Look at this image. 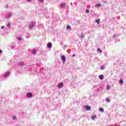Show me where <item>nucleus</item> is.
Masks as SVG:
<instances>
[{
	"instance_id": "1",
	"label": "nucleus",
	"mask_w": 126,
	"mask_h": 126,
	"mask_svg": "<svg viewBox=\"0 0 126 126\" xmlns=\"http://www.w3.org/2000/svg\"><path fill=\"white\" fill-rule=\"evenodd\" d=\"M36 25V23L33 22H30L29 25V29H32V28L35 27Z\"/></svg>"
},
{
	"instance_id": "2",
	"label": "nucleus",
	"mask_w": 126,
	"mask_h": 126,
	"mask_svg": "<svg viewBox=\"0 0 126 126\" xmlns=\"http://www.w3.org/2000/svg\"><path fill=\"white\" fill-rule=\"evenodd\" d=\"M9 75H10V72L9 71H7L4 74L3 77L4 78H6V77H8Z\"/></svg>"
},
{
	"instance_id": "3",
	"label": "nucleus",
	"mask_w": 126,
	"mask_h": 126,
	"mask_svg": "<svg viewBox=\"0 0 126 126\" xmlns=\"http://www.w3.org/2000/svg\"><path fill=\"white\" fill-rule=\"evenodd\" d=\"M61 60H62L63 63H65V62H66V58L65 56H62L61 57Z\"/></svg>"
},
{
	"instance_id": "4",
	"label": "nucleus",
	"mask_w": 126,
	"mask_h": 126,
	"mask_svg": "<svg viewBox=\"0 0 126 126\" xmlns=\"http://www.w3.org/2000/svg\"><path fill=\"white\" fill-rule=\"evenodd\" d=\"M61 8H65V2H62L60 4Z\"/></svg>"
},
{
	"instance_id": "5",
	"label": "nucleus",
	"mask_w": 126,
	"mask_h": 126,
	"mask_svg": "<svg viewBox=\"0 0 126 126\" xmlns=\"http://www.w3.org/2000/svg\"><path fill=\"white\" fill-rule=\"evenodd\" d=\"M11 13H7L6 14V18H10L11 17Z\"/></svg>"
},
{
	"instance_id": "6",
	"label": "nucleus",
	"mask_w": 126,
	"mask_h": 126,
	"mask_svg": "<svg viewBox=\"0 0 126 126\" xmlns=\"http://www.w3.org/2000/svg\"><path fill=\"white\" fill-rule=\"evenodd\" d=\"M52 46H53V45L52 44V43H51V42H49L47 44V47H48V49H51L52 48Z\"/></svg>"
},
{
	"instance_id": "7",
	"label": "nucleus",
	"mask_w": 126,
	"mask_h": 126,
	"mask_svg": "<svg viewBox=\"0 0 126 126\" xmlns=\"http://www.w3.org/2000/svg\"><path fill=\"white\" fill-rule=\"evenodd\" d=\"M27 96L28 98H31V97H32V93H27Z\"/></svg>"
},
{
	"instance_id": "8",
	"label": "nucleus",
	"mask_w": 126,
	"mask_h": 126,
	"mask_svg": "<svg viewBox=\"0 0 126 126\" xmlns=\"http://www.w3.org/2000/svg\"><path fill=\"white\" fill-rule=\"evenodd\" d=\"M63 86V83H60L58 84V88H62Z\"/></svg>"
},
{
	"instance_id": "9",
	"label": "nucleus",
	"mask_w": 126,
	"mask_h": 126,
	"mask_svg": "<svg viewBox=\"0 0 126 126\" xmlns=\"http://www.w3.org/2000/svg\"><path fill=\"white\" fill-rule=\"evenodd\" d=\"M18 65H19V66H23V65H24V63L22 62H19L18 63Z\"/></svg>"
},
{
	"instance_id": "10",
	"label": "nucleus",
	"mask_w": 126,
	"mask_h": 126,
	"mask_svg": "<svg viewBox=\"0 0 126 126\" xmlns=\"http://www.w3.org/2000/svg\"><path fill=\"white\" fill-rule=\"evenodd\" d=\"M85 37V35H84V34L83 33H82L81 36H79V37L80 38V39H83V38H84Z\"/></svg>"
},
{
	"instance_id": "11",
	"label": "nucleus",
	"mask_w": 126,
	"mask_h": 126,
	"mask_svg": "<svg viewBox=\"0 0 126 126\" xmlns=\"http://www.w3.org/2000/svg\"><path fill=\"white\" fill-rule=\"evenodd\" d=\"M6 26H7L9 28L11 27V25H10V22L7 21V23H6Z\"/></svg>"
},
{
	"instance_id": "12",
	"label": "nucleus",
	"mask_w": 126,
	"mask_h": 126,
	"mask_svg": "<svg viewBox=\"0 0 126 126\" xmlns=\"http://www.w3.org/2000/svg\"><path fill=\"white\" fill-rule=\"evenodd\" d=\"M86 110H87V111H89V110L91 109V107L90 106H87L86 107Z\"/></svg>"
},
{
	"instance_id": "13",
	"label": "nucleus",
	"mask_w": 126,
	"mask_h": 126,
	"mask_svg": "<svg viewBox=\"0 0 126 126\" xmlns=\"http://www.w3.org/2000/svg\"><path fill=\"white\" fill-rule=\"evenodd\" d=\"M99 79H101V80L104 79V75H100L99 76Z\"/></svg>"
},
{
	"instance_id": "14",
	"label": "nucleus",
	"mask_w": 126,
	"mask_h": 126,
	"mask_svg": "<svg viewBox=\"0 0 126 126\" xmlns=\"http://www.w3.org/2000/svg\"><path fill=\"white\" fill-rule=\"evenodd\" d=\"M32 54H33V55H36V53H37V51L36 50H33L32 52Z\"/></svg>"
},
{
	"instance_id": "15",
	"label": "nucleus",
	"mask_w": 126,
	"mask_h": 126,
	"mask_svg": "<svg viewBox=\"0 0 126 126\" xmlns=\"http://www.w3.org/2000/svg\"><path fill=\"white\" fill-rule=\"evenodd\" d=\"M106 101L108 103H110V101H111V99H110L109 98H106L105 99Z\"/></svg>"
},
{
	"instance_id": "16",
	"label": "nucleus",
	"mask_w": 126,
	"mask_h": 126,
	"mask_svg": "<svg viewBox=\"0 0 126 126\" xmlns=\"http://www.w3.org/2000/svg\"><path fill=\"white\" fill-rule=\"evenodd\" d=\"M95 22H96V23H97V24H100V19H98L97 20H95Z\"/></svg>"
},
{
	"instance_id": "17",
	"label": "nucleus",
	"mask_w": 126,
	"mask_h": 126,
	"mask_svg": "<svg viewBox=\"0 0 126 126\" xmlns=\"http://www.w3.org/2000/svg\"><path fill=\"white\" fill-rule=\"evenodd\" d=\"M107 90H110L111 89V86L110 85H108L106 87Z\"/></svg>"
},
{
	"instance_id": "18",
	"label": "nucleus",
	"mask_w": 126,
	"mask_h": 126,
	"mask_svg": "<svg viewBox=\"0 0 126 126\" xmlns=\"http://www.w3.org/2000/svg\"><path fill=\"white\" fill-rule=\"evenodd\" d=\"M67 30H71V27H70V26H67Z\"/></svg>"
},
{
	"instance_id": "19",
	"label": "nucleus",
	"mask_w": 126,
	"mask_h": 126,
	"mask_svg": "<svg viewBox=\"0 0 126 126\" xmlns=\"http://www.w3.org/2000/svg\"><path fill=\"white\" fill-rule=\"evenodd\" d=\"M119 83H120V84H123V83H124V80H123V79H120L119 81Z\"/></svg>"
},
{
	"instance_id": "20",
	"label": "nucleus",
	"mask_w": 126,
	"mask_h": 126,
	"mask_svg": "<svg viewBox=\"0 0 126 126\" xmlns=\"http://www.w3.org/2000/svg\"><path fill=\"white\" fill-rule=\"evenodd\" d=\"M100 112H101L102 113L104 112V108H99Z\"/></svg>"
},
{
	"instance_id": "21",
	"label": "nucleus",
	"mask_w": 126,
	"mask_h": 126,
	"mask_svg": "<svg viewBox=\"0 0 126 126\" xmlns=\"http://www.w3.org/2000/svg\"><path fill=\"white\" fill-rule=\"evenodd\" d=\"M17 40H18L19 41H21V37H20V36H17Z\"/></svg>"
},
{
	"instance_id": "22",
	"label": "nucleus",
	"mask_w": 126,
	"mask_h": 126,
	"mask_svg": "<svg viewBox=\"0 0 126 126\" xmlns=\"http://www.w3.org/2000/svg\"><path fill=\"white\" fill-rule=\"evenodd\" d=\"M100 69H101V70L105 69V67H104V66H103V65H101V66H100Z\"/></svg>"
},
{
	"instance_id": "23",
	"label": "nucleus",
	"mask_w": 126,
	"mask_h": 126,
	"mask_svg": "<svg viewBox=\"0 0 126 126\" xmlns=\"http://www.w3.org/2000/svg\"><path fill=\"white\" fill-rule=\"evenodd\" d=\"M95 118H96V115L92 116V120H95Z\"/></svg>"
},
{
	"instance_id": "24",
	"label": "nucleus",
	"mask_w": 126,
	"mask_h": 126,
	"mask_svg": "<svg viewBox=\"0 0 126 126\" xmlns=\"http://www.w3.org/2000/svg\"><path fill=\"white\" fill-rule=\"evenodd\" d=\"M96 6L97 7H100V6H101V4H100V3L96 4Z\"/></svg>"
},
{
	"instance_id": "25",
	"label": "nucleus",
	"mask_w": 126,
	"mask_h": 126,
	"mask_svg": "<svg viewBox=\"0 0 126 126\" xmlns=\"http://www.w3.org/2000/svg\"><path fill=\"white\" fill-rule=\"evenodd\" d=\"M97 51H98V52H99V53H102V50H101L100 49V48H98V49H97Z\"/></svg>"
},
{
	"instance_id": "26",
	"label": "nucleus",
	"mask_w": 126,
	"mask_h": 126,
	"mask_svg": "<svg viewBox=\"0 0 126 126\" xmlns=\"http://www.w3.org/2000/svg\"><path fill=\"white\" fill-rule=\"evenodd\" d=\"M16 119V117H15V116H13V117H12V120H13V121H15V119Z\"/></svg>"
},
{
	"instance_id": "27",
	"label": "nucleus",
	"mask_w": 126,
	"mask_h": 126,
	"mask_svg": "<svg viewBox=\"0 0 126 126\" xmlns=\"http://www.w3.org/2000/svg\"><path fill=\"white\" fill-rule=\"evenodd\" d=\"M86 13H89V9L86 10Z\"/></svg>"
},
{
	"instance_id": "28",
	"label": "nucleus",
	"mask_w": 126,
	"mask_h": 126,
	"mask_svg": "<svg viewBox=\"0 0 126 126\" xmlns=\"http://www.w3.org/2000/svg\"><path fill=\"white\" fill-rule=\"evenodd\" d=\"M26 0L28 2H31V1H32V0Z\"/></svg>"
},
{
	"instance_id": "29",
	"label": "nucleus",
	"mask_w": 126,
	"mask_h": 126,
	"mask_svg": "<svg viewBox=\"0 0 126 126\" xmlns=\"http://www.w3.org/2000/svg\"><path fill=\"white\" fill-rule=\"evenodd\" d=\"M117 37H118V35H116V34H114V36H113V38H116Z\"/></svg>"
},
{
	"instance_id": "30",
	"label": "nucleus",
	"mask_w": 126,
	"mask_h": 126,
	"mask_svg": "<svg viewBox=\"0 0 126 126\" xmlns=\"http://www.w3.org/2000/svg\"><path fill=\"white\" fill-rule=\"evenodd\" d=\"M40 2H43L44 0H38Z\"/></svg>"
},
{
	"instance_id": "31",
	"label": "nucleus",
	"mask_w": 126,
	"mask_h": 126,
	"mask_svg": "<svg viewBox=\"0 0 126 126\" xmlns=\"http://www.w3.org/2000/svg\"><path fill=\"white\" fill-rule=\"evenodd\" d=\"M72 58H74L75 57V54H73L72 55Z\"/></svg>"
},
{
	"instance_id": "32",
	"label": "nucleus",
	"mask_w": 126,
	"mask_h": 126,
	"mask_svg": "<svg viewBox=\"0 0 126 126\" xmlns=\"http://www.w3.org/2000/svg\"><path fill=\"white\" fill-rule=\"evenodd\" d=\"M1 29H4V26H2L1 27Z\"/></svg>"
},
{
	"instance_id": "33",
	"label": "nucleus",
	"mask_w": 126,
	"mask_h": 126,
	"mask_svg": "<svg viewBox=\"0 0 126 126\" xmlns=\"http://www.w3.org/2000/svg\"><path fill=\"white\" fill-rule=\"evenodd\" d=\"M13 49H14V47H12L11 49L13 50Z\"/></svg>"
},
{
	"instance_id": "34",
	"label": "nucleus",
	"mask_w": 126,
	"mask_h": 126,
	"mask_svg": "<svg viewBox=\"0 0 126 126\" xmlns=\"http://www.w3.org/2000/svg\"><path fill=\"white\" fill-rule=\"evenodd\" d=\"M6 7H8V5H6Z\"/></svg>"
},
{
	"instance_id": "35",
	"label": "nucleus",
	"mask_w": 126,
	"mask_h": 126,
	"mask_svg": "<svg viewBox=\"0 0 126 126\" xmlns=\"http://www.w3.org/2000/svg\"><path fill=\"white\" fill-rule=\"evenodd\" d=\"M64 47H65V48H66V45H64Z\"/></svg>"
},
{
	"instance_id": "36",
	"label": "nucleus",
	"mask_w": 126,
	"mask_h": 126,
	"mask_svg": "<svg viewBox=\"0 0 126 126\" xmlns=\"http://www.w3.org/2000/svg\"><path fill=\"white\" fill-rule=\"evenodd\" d=\"M2 53V51L0 50V54H1Z\"/></svg>"
},
{
	"instance_id": "37",
	"label": "nucleus",
	"mask_w": 126,
	"mask_h": 126,
	"mask_svg": "<svg viewBox=\"0 0 126 126\" xmlns=\"http://www.w3.org/2000/svg\"><path fill=\"white\" fill-rule=\"evenodd\" d=\"M94 87V88H95V87H97V86H95Z\"/></svg>"
},
{
	"instance_id": "38",
	"label": "nucleus",
	"mask_w": 126,
	"mask_h": 126,
	"mask_svg": "<svg viewBox=\"0 0 126 126\" xmlns=\"http://www.w3.org/2000/svg\"><path fill=\"white\" fill-rule=\"evenodd\" d=\"M97 90H99V89L97 88Z\"/></svg>"
}]
</instances>
